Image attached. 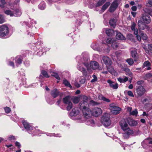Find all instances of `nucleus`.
Masks as SVG:
<instances>
[{"instance_id":"obj_1","label":"nucleus","mask_w":152,"mask_h":152,"mask_svg":"<svg viewBox=\"0 0 152 152\" xmlns=\"http://www.w3.org/2000/svg\"><path fill=\"white\" fill-rule=\"evenodd\" d=\"M80 108H82V112L84 116L86 118H88L91 116V111L89 108L87 107L86 106L88 105V102L86 101L80 103Z\"/></svg>"},{"instance_id":"obj_2","label":"nucleus","mask_w":152,"mask_h":152,"mask_svg":"<svg viewBox=\"0 0 152 152\" xmlns=\"http://www.w3.org/2000/svg\"><path fill=\"white\" fill-rule=\"evenodd\" d=\"M109 109L113 114L115 115L119 113L121 110V109L116 106L115 104L114 103L110 104Z\"/></svg>"},{"instance_id":"obj_3","label":"nucleus","mask_w":152,"mask_h":152,"mask_svg":"<svg viewBox=\"0 0 152 152\" xmlns=\"http://www.w3.org/2000/svg\"><path fill=\"white\" fill-rule=\"evenodd\" d=\"M63 102L68 105L66 107V110H70L72 107V104L71 102V97L70 96H68L63 98Z\"/></svg>"},{"instance_id":"obj_4","label":"nucleus","mask_w":152,"mask_h":152,"mask_svg":"<svg viewBox=\"0 0 152 152\" xmlns=\"http://www.w3.org/2000/svg\"><path fill=\"white\" fill-rule=\"evenodd\" d=\"M9 33V28L8 27L4 25L0 26V36L3 37L7 35Z\"/></svg>"},{"instance_id":"obj_5","label":"nucleus","mask_w":152,"mask_h":152,"mask_svg":"<svg viewBox=\"0 0 152 152\" xmlns=\"http://www.w3.org/2000/svg\"><path fill=\"white\" fill-rule=\"evenodd\" d=\"M102 121L103 124L105 126H108L110 125V120L108 114L103 115L102 118Z\"/></svg>"},{"instance_id":"obj_6","label":"nucleus","mask_w":152,"mask_h":152,"mask_svg":"<svg viewBox=\"0 0 152 152\" xmlns=\"http://www.w3.org/2000/svg\"><path fill=\"white\" fill-rule=\"evenodd\" d=\"M102 113V111L101 108L96 107L93 109L92 113L93 116L97 117L100 116Z\"/></svg>"},{"instance_id":"obj_7","label":"nucleus","mask_w":152,"mask_h":152,"mask_svg":"<svg viewBox=\"0 0 152 152\" xmlns=\"http://www.w3.org/2000/svg\"><path fill=\"white\" fill-rule=\"evenodd\" d=\"M134 133L133 130L129 128L126 131L124 132L123 133V136L125 138L128 139L129 138L130 136L132 135Z\"/></svg>"},{"instance_id":"obj_8","label":"nucleus","mask_w":152,"mask_h":152,"mask_svg":"<svg viewBox=\"0 0 152 152\" xmlns=\"http://www.w3.org/2000/svg\"><path fill=\"white\" fill-rule=\"evenodd\" d=\"M120 125L121 129L124 132L130 128L126 122L124 121H122L120 123Z\"/></svg>"},{"instance_id":"obj_9","label":"nucleus","mask_w":152,"mask_h":152,"mask_svg":"<svg viewBox=\"0 0 152 152\" xmlns=\"http://www.w3.org/2000/svg\"><path fill=\"white\" fill-rule=\"evenodd\" d=\"M80 112L78 110V108H76L73 109L70 113V115L71 116H76L79 115ZM79 118H78V119H81V116L78 115Z\"/></svg>"},{"instance_id":"obj_10","label":"nucleus","mask_w":152,"mask_h":152,"mask_svg":"<svg viewBox=\"0 0 152 152\" xmlns=\"http://www.w3.org/2000/svg\"><path fill=\"white\" fill-rule=\"evenodd\" d=\"M136 91L137 94L140 96H142L145 92V89L142 86H139Z\"/></svg>"},{"instance_id":"obj_11","label":"nucleus","mask_w":152,"mask_h":152,"mask_svg":"<svg viewBox=\"0 0 152 152\" xmlns=\"http://www.w3.org/2000/svg\"><path fill=\"white\" fill-rule=\"evenodd\" d=\"M142 19L143 21L147 24L150 23L151 21L150 18L147 15L146 13H144L142 15Z\"/></svg>"},{"instance_id":"obj_12","label":"nucleus","mask_w":152,"mask_h":152,"mask_svg":"<svg viewBox=\"0 0 152 152\" xmlns=\"http://www.w3.org/2000/svg\"><path fill=\"white\" fill-rule=\"evenodd\" d=\"M102 60L104 64L106 65H111L112 61L110 58L106 56H104L102 58Z\"/></svg>"},{"instance_id":"obj_13","label":"nucleus","mask_w":152,"mask_h":152,"mask_svg":"<svg viewBox=\"0 0 152 152\" xmlns=\"http://www.w3.org/2000/svg\"><path fill=\"white\" fill-rule=\"evenodd\" d=\"M107 82L109 84L110 87L113 89H117L118 88V84L112 81L111 80H108Z\"/></svg>"},{"instance_id":"obj_14","label":"nucleus","mask_w":152,"mask_h":152,"mask_svg":"<svg viewBox=\"0 0 152 152\" xmlns=\"http://www.w3.org/2000/svg\"><path fill=\"white\" fill-rule=\"evenodd\" d=\"M91 67L93 69H96L99 67L98 63L95 61H91L90 63Z\"/></svg>"},{"instance_id":"obj_15","label":"nucleus","mask_w":152,"mask_h":152,"mask_svg":"<svg viewBox=\"0 0 152 152\" xmlns=\"http://www.w3.org/2000/svg\"><path fill=\"white\" fill-rule=\"evenodd\" d=\"M118 6V4L117 1H115L111 4L110 8V12L114 11Z\"/></svg>"},{"instance_id":"obj_16","label":"nucleus","mask_w":152,"mask_h":152,"mask_svg":"<svg viewBox=\"0 0 152 152\" xmlns=\"http://www.w3.org/2000/svg\"><path fill=\"white\" fill-rule=\"evenodd\" d=\"M22 123L25 128L27 130H30L32 129V126L30 125L26 121H23Z\"/></svg>"},{"instance_id":"obj_17","label":"nucleus","mask_w":152,"mask_h":152,"mask_svg":"<svg viewBox=\"0 0 152 152\" xmlns=\"http://www.w3.org/2000/svg\"><path fill=\"white\" fill-rule=\"evenodd\" d=\"M128 122L129 125L131 126H135L137 124L136 121L131 118L128 119Z\"/></svg>"},{"instance_id":"obj_18","label":"nucleus","mask_w":152,"mask_h":152,"mask_svg":"<svg viewBox=\"0 0 152 152\" xmlns=\"http://www.w3.org/2000/svg\"><path fill=\"white\" fill-rule=\"evenodd\" d=\"M59 94V92L56 89H54L51 91V94L54 98L56 97Z\"/></svg>"},{"instance_id":"obj_19","label":"nucleus","mask_w":152,"mask_h":152,"mask_svg":"<svg viewBox=\"0 0 152 152\" xmlns=\"http://www.w3.org/2000/svg\"><path fill=\"white\" fill-rule=\"evenodd\" d=\"M107 69L108 71L112 75H117V73L115 70L114 68L111 66L110 65L108 66L107 67Z\"/></svg>"},{"instance_id":"obj_20","label":"nucleus","mask_w":152,"mask_h":152,"mask_svg":"<svg viewBox=\"0 0 152 152\" xmlns=\"http://www.w3.org/2000/svg\"><path fill=\"white\" fill-rule=\"evenodd\" d=\"M98 99L100 100H102L107 102L109 103L110 102V99L106 98L102 94L99 95L98 96Z\"/></svg>"},{"instance_id":"obj_21","label":"nucleus","mask_w":152,"mask_h":152,"mask_svg":"<svg viewBox=\"0 0 152 152\" xmlns=\"http://www.w3.org/2000/svg\"><path fill=\"white\" fill-rule=\"evenodd\" d=\"M138 25L139 29L144 30L146 27V26L145 24L142 21L139 20L138 22Z\"/></svg>"},{"instance_id":"obj_22","label":"nucleus","mask_w":152,"mask_h":152,"mask_svg":"<svg viewBox=\"0 0 152 152\" xmlns=\"http://www.w3.org/2000/svg\"><path fill=\"white\" fill-rule=\"evenodd\" d=\"M132 56V57L134 58V61H137V60L138 57L137 56V53L136 51L135 50H131Z\"/></svg>"},{"instance_id":"obj_23","label":"nucleus","mask_w":152,"mask_h":152,"mask_svg":"<svg viewBox=\"0 0 152 152\" xmlns=\"http://www.w3.org/2000/svg\"><path fill=\"white\" fill-rule=\"evenodd\" d=\"M136 24L134 23H132L131 26L132 30L134 31V34H138V30L137 28H135Z\"/></svg>"},{"instance_id":"obj_24","label":"nucleus","mask_w":152,"mask_h":152,"mask_svg":"<svg viewBox=\"0 0 152 152\" xmlns=\"http://www.w3.org/2000/svg\"><path fill=\"white\" fill-rule=\"evenodd\" d=\"M77 68L78 69L82 72L83 75L86 76L87 75V72L86 69L84 67L77 66Z\"/></svg>"},{"instance_id":"obj_25","label":"nucleus","mask_w":152,"mask_h":152,"mask_svg":"<svg viewBox=\"0 0 152 152\" xmlns=\"http://www.w3.org/2000/svg\"><path fill=\"white\" fill-rule=\"evenodd\" d=\"M105 32L109 36H112L114 34V31L113 30L110 29H106Z\"/></svg>"},{"instance_id":"obj_26","label":"nucleus","mask_w":152,"mask_h":152,"mask_svg":"<svg viewBox=\"0 0 152 152\" xmlns=\"http://www.w3.org/2000/svg\"><path fill=\"white\" fill-rule=\"evenodd\" d=\"M116 38L118 40H124L126 38L123 35L120 33H117L116 35Z\"/></svg>"},{"instance_id":"obj_27","label":"nucleus","mask_w":152,"mask_h":152,"mask_svg":"<svg viewBox=\"0 0 152 152\" xmlns=\"http://www.w3.org/2000/svg\"><path fill=\"white\" fill-rule=\"evenodd\" d=\"M4 13L7 15H10L11 17L15 15L14 12L10 10H7L5 11Z\"/></svg>"},{"instance_id":"obj_28","label":"nucleus","mask_w":152,"mask_h":152,"mask_svg":"<svg viewBox=\"0 0 152 152\" xmlns=\"http://www.w3.org/2000/svg\"><path fill=\"white\" fill-rule=\"evenodd\" d=\"M150 65L149 62L148 61H146L143 64V67L144 68L146 67V69L148 70H149L151 69V68L149 67Z\"/></svg>"},{"instance_id":"obj_29","label":"nucleus","mask_w":152,"mask_h":152,"mask_svg":"<svg viewBox=\"0 0 152 152\" xmlns=\"http://www.w3.org/2000/svg\"><path fill=\"white\" fill-rule=\"evenodd\" d=\"M144 144H145L147 145L148 144H152V140H151L149 139H146L143 142H142V145H143Z\"/></svg>"},{"instance_id":"obj_30","label":"nucleus","mask_w":152,"mask_h":152,"mask_svg":"<svg viewBox=\"0 0 152 152\" xmlns=\"http://www.w3.org/2000/svg\"><path fill=\"white\" fill-rule=\"evenodd\" d=\"M63 83L66 86L72 88V87L69 83L66 80H63Z\"/></svg>"},{"instance_id":"obj_31","label":"nucleus","mask_w":152,"mask_h":152,"mask_svg":"<svg viewBox=\"0 0 152 152\" xmlns=\"http://www.w3.org/2000/svg\"><path fill=\"white\" fill-rule=\"evenodd\" d=\"M116 22V20L114 19H112L109 21V23L110 25L111 26L114 27L115 25V23Z\"/></svg>"},{"instance_id":"obj_32","label":"nucleus","mask_w":152,"mask_h":152,"mask_svg":"<svg viewBox=\"0 0 152 152\" xmlns=\"http://www.w3.org/2000/svg\"><path fill=\"white\" fill-rule=\"evenodd\" d=\"M14 13H15V15L14 16H19L21 15V12L19 10H16Z\"/></svg>"},{"instance_id":"obj_33","label":"nucleus","mask_w":152,"mask_h":152,"mask_svg":"<svg viewBox=\"0 0 152 152\" xmlns=\"http://www.w3.org/2000/svg\"><path fill=\"white\" fill-rule=\"evenodd\" d=\"M148 49L149 50H145L146 53L148 54L152 53V45L151 44L148 45Z\"/></svg>"},{"instance_id":"obj_34","label":"nucleus","mask_w":152,"mask_h":152,"mask_svg":"<svg viewBox=\"0 0 152 152\" xmlns=\"http://www.w3.org/2000/svg\"><path fill=\"white\" fill-rule=\"evenodd\" d=\"M110 3L107 2L102 7V10L103 11H104V10H105L110 5Z\"/></svg>"},{"instance_id":"obj_35","label":"nucleus","mask_w":152,"mask_h":152,"mask_svg":"<svg viewBox=\"0 0 152 152\" xmlns=\"http://www.w3.org/2000/svg\"><path fill=\"white\" fill-rule=\"evenodd\" d=\"M126 61L130 66L132 65L134 63L133 60L131 58L127 59L126 60Z\"/></svg>"},{"instance_id":"obj_36","label":"nucleus","mask_w":152,"mask_h":152,"mask_svg":"<svg viewBox=\"0 0 152 152\" xmlns=\"http://www.w3.org/2000/svg\"><path fill=\"white\" fill-rule=\"evenodd\" d=\"M140 34L141 36V37L143 40H146L147 39V36L145 34H144L143 33L141 32H140Z\"/></svg>"},{"instance_id":"obj_37","label":"nucleus","mask_w":152,"mask_h":152,"mask_svg":"<svg viewBox=\"0 0 152 152\" xmlns=\"http://www.w3.org/2000/svg\"><path fill=\"white\" fill-rule=\"evenodd\" d=\"M105 1V0H100L96 4V7H99L102 5Z\"/></svg>"},{"instance_id":"obj_38","label":"nucleus","mask_w":152,"mask_h":152,"mask_svg":"<svg viewBox=\"0 0 152 152\" xmlns=\"http://www.w3.org/2000/svg\"><path fill=\"white\" fill-rule=\"evenodd\" d=\"M72 100L74 103H77L79 101V98L78 97H74L72 99Z\"/></svg>"},{"instance_id":"obj_39","label":"nucleus","mask_w":152,"mask_h":152,"mask_svg":"<svg viewBox=\"0 0 152 152\" xmlns=\"http://www.w3.org/2000/svg\"><path fill=\"white\" fill-rule=\"evenodd\" d=\"M137 114L138 112L136 109H135L134 110L132 111L130 113L131 115L135 116H137Z\"/></svg>"},{"instance_id":"obj_40","label":"nucleus","mask_w":152,"mask_h":152,"mask_svg":"<svg viewBox=\"0 0 152 152\" xmlns=\"http://www.w3.org/2000/svg\"><path fill=\"white\" fill-rule=\"evenodd\" d=\"M145 78L146 79L152 78V74L151 73H148L146 74L145 76Z\"/></svg>"},{"instance_id":"obj_41","label":"nucleus","mask_w":152,"mask_h":152,"mask_svg":"<svg viewBox=\"0 0 152 152\" xmlns=\"http://www.w3.org/2000/svg\"><path fill=\"white\" fill-rule=\"evenodd\" d=\"M112 46L114 49H115L118 47V44L115 42H112Z\"/></svg>"},{"instance_id":"obj_42","label":"nucleus","mask_w":152,"mask_h":152,"mask_svg":"<svg viewBox=\"0 0 152 152\" xmlns=\"http://www.w3.org/2000/svg\"><path fill=\"white\" fill-rule=\"evenodd\" d=\"M145 11L152 16V11L149 9H145Z\"/></svg>"},{"instance_id":"obj_43","label":"nucleus","mask_w":152,"mask_h":152,"mask_svg":"<svg viewBox=\"0 0 152 152\" xmlns=\"http://www.w3.org/2000/svg\"><path fill=\"white\" fill-rule=\"evenodd\" d=\"M42 73L43 76L46 77H49L47 72L45 70L42 71Z\"/></svg>"},{"instance_id":"obj_44","label":"nucleus","mask_w":152,"mask_h":152,"mask_svg":"<svg viewBox=\"0 0 152 152\" xmlns=\"http://www.w3.org/2000/svg\"><path fill=\"white\" fill-rule=\"evenodd\" d=\"M52 75L54 77L57 79L59 80L60 79V77L55 72H53Z\"/></svg>"},{"instance_id":"obj_45","label":"nucleus","mask_w":152,"mask_h":152,"mask_svg":"<svg viewBox=\"0 0 152 152\" xmlns=\"http://www.w3.org/2000/svg\"><path fill=\"white\" fill-rule=\"evenodd\" d=\"M5 22L4 18L1 15H0V24L3 23Z\"/></svg>"},{"instance_id":"obj_46","label":"nucleus","mask_w":152,"mask_h":152,"mask_svg":"<svg viewBox=\"0 0 152 152\" xmlns=\"http://www.w3.org/2000/svg\"><path fill=\"white\" fill-rule=\"evenodd\" d=\"M92 76L93 77V79L91 80V83H94L97 81V78L95 75H93Z\"/></svg>"},{"instance_id":"obj_47","label":"nucleus","mask_w":152,"mask_h":152,"mask_svg":"<svg viewBox=\"0 0 152 152\" xmlns=\"http://www.w3.org/2000/svg\"><path fill=\"white\" fill-rule=\"evenodd\" d=\"M45 7V4H41L39 5V8L41 10H44Z\"/></svg>"},{"instance_id":"obj_48","label":"nucleus","mask_w":152,"mask_h":152,"mask_svg":"<svg viewBox=\"0 0 152 152\" xmlns=\"http://www.w3.org/2000/svg\"><path fill=\"white\" fill-rule=\"evenodd\" d=\"M4 109L5 112L7 113H9L11 111V109L8 107H4Z\"/></svg>"},{"instance_id":"obj_49","label":"nucleus","mask_w":152,"mask_h":152,"mask_svg":"<svg viewBox=\"0 0 152 152\" xmlns=\"http://www.w3.org/2000/svg\"><path fill=\"white\" fill-rule=\"evenodd\" d=\"M22 60L20 58H18L17 60H16V65H19L20 64H21L22 63Z\"/></svg>"},{"instance_id":"obj_50","label":"nucleus","mask_w":152,"mask_h":152,"mask_svg":"<svg viewBox=\"0 0 152 152\" xmlns=\"http://www.w3.org/2000/svg\"><path fill=\"white\" fill-rule=\"evenodd\" d=\"M127 94L129 96H130L132 97H134V94H133L132 92L130 91H128Z\"/></svg>"},{"instance_id":"obj_51","label":"nucleus","mask_w":152,"mask_h":152,"mask_svg":"<svg viewBox=\"0 0 152 152\" xmlns=\"http://www.w3.org/2000/svg\"><path fill=\"white\" fill-rule=\"evenodd\" d=\"M87 124L88 125H93L94 124V120L91 119L87 121Z\"/></svg>"},{"instance_id":"obj_52","label":"nucleus","mask_w":152,"mask_h":152,"mask_svg":"<svg viewBox=\"0 0 152 152\" xmlns=\"http://www.w3.org/2000/svg\"><path fill=\"white\" fill-rule=\"evenodd\" d=\"M126 72L127 73L126 74V75H129V76H131L132 75V73L130 70L129 69H126Z\"/></svg>"},{"instance_id":"obj_53","label":"nucleus","mask_w":152,"mask_h":152,"mask_svg":"<svg viewBox=\"0 0 152 152\" xmlns=\"http://www.w3.org/2000/svg\"><path fill=\"white\" fill-rule=\"evenodd\" d=\"M1 2L2 4V5L1 6L2 7H4V5L6 3L5 0H1Z\"/></svg>"},{"instance_id":"obj_54","label":"nucleus","mask_w":152,"mask_h":152,"mask_svg":"<svg viewBox=\"0 0 152 152\" xmlns=\"http://www.w3.org/2000/svg\"><path fill=\"white\" fill-rule=\"evenodd\" d=\"M147 6H152V0H149L148 3L147 4Z\"/></svg>"},{"instance_id":"obj_55","label":"nucleus","mask_w":152,"mask_h":152,"mask_svg":"<svg viewBox=\"0 0 152 152\" xmlns=\"http://www.w3.org/2000/svg\"><path fill=\"white\" fill-rule=\"evenodd\" d=\"M106 42L107 43H110L112 42V39L110 38H108L107 39Z\"/></svg>"},{"instance_id":"obj_56","label":"nucleus","mask_w":152,"mask_h":152,"mask_svg":"<svg viewBox=\"0 0 152 152\" xmlns=\"http://www.w3.org/2000/svg\"><path fill=\"white\" fill-rule=\"evenodd\" d=\"M86 81V79H82L80 81V83L81 84H84Z\"/></svg>"},{"instance_id":"obj_57","label":"nucleus","mask_w":152,"mask_h":152,"mask_svg":"<svg viewBox=\"0 0 152 152\" xmlns=\"http://www.w3.org/2000/svg\"><path fill=\"white\" fill-rule=\"evenodd\" d=\"M136 35V37L138 39V40L139 41H140L141 40V37L140 36V35H138V34H135Z\"/></svg>"},{"instance_id":"obj_58","label":"nucleus","mask_w":152,"mask_h":152,"mask_svg":"<svg viewBox=\"0 0 152 152\" xmlns=\"http://www.w3.org/2000/svg\"><path fill=\"white\" fill-rule=\"evenodd\" d=\"M118 80L120 83H124L123 79L119 77L118 79Z\"/></svg>"},{"instance_id":"obj_59","label":"nucleus","mask_w":152,"mask_h":152,"mask_svg":"<svg viewBox=\"0 0 152 152\" xmlns=\"http://www.w3.org/2000/svg\"><path fill=\"white\" fill-rule=\"evenodd\" d=\"M123 79L124 82L125 83L128 80V78L127 77H125Z\"/></svg>"},{"instance_id":"obj_60","label":"nucleus","mask_w":152,"mask_h":152,"mask_svg":"<svg viewBox=\"0 0 152 152\" xmlns=\"http://www.w3.org/2000/svg\"><path fill=\"white\" fill-rule=\"evenodd\" d=\"M132 108L131 107H128L127 109V111L128 112H129V113H130L132 111Z\"/></svg>"},{"instance_id":"obj_61","label":"nucleus","mask_w":152,"mask_h":152,"mask_svg":"<svg viewBox=\"0 0 152 152\" xmlns=\"http://www.w3.org/2000/svg\"><path fill=\"white\" fill-rule=\"evenodd\" d=\"M15 145L16 146H18L19 148H20V146H21L20 143L19 142H15Z\"/></svg>"},{"instance_id":"obj_62","label":"nucleus","mask_w":152,"mask_h":152,"mask_svg":"<svg viewBox=\"0 0 152 152\" xmlns=\"http://www.w3.org/2000/svg\"><path fill=\"white\" fill-rule=\"evenodd\" d=\"M9 139L10 140H14L15 138L13 136H10L9 137Z\"/></svg>"},{"instance_id":"obj_63","label":"nucleus","mask_w":152,"mask_h":152,"mask_svg":"<svg viewBox=\"0 0 152 152\" xmlns=\"http://www.w3.org/2000/svg\"><path fill=\"white\" fill-rule=\"evenodd\" d=\"M132 9L133 11H136L137 10V7L135 6H133L132 7Z\"/></svg>"},{"instance_id":"obj_64","label":"nucleus","mask_w":152,"mask_h":152,"mask_svg":"<svg viewBox=\"0 0 152 152\" xmlns=\"http://www.w3.org/2000/svg\"><path fill=\"white\" fill-rule=\"evenodd\" d=\"M9 65L10 66H12L14 68V64L13 62L10 61L9 62Z\"/></svg>"}]
</instances>
